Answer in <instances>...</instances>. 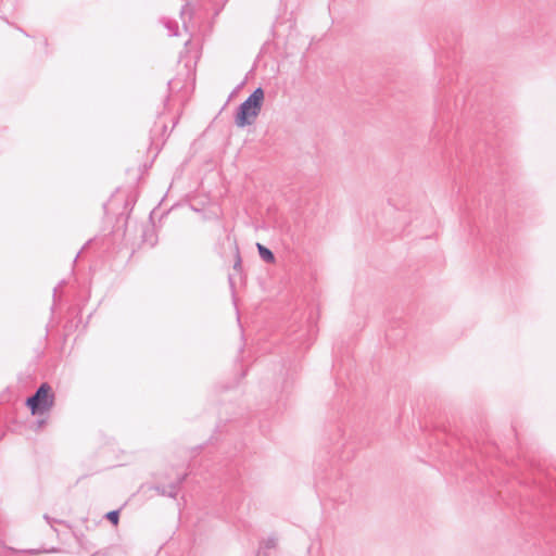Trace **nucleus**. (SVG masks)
Wrapping results in <instances>:
<instances>
[{"label":"nucleus","instance_id":"423d86ee","mask_svg":"<svg viewBox=\"0 0 556 556\" xmlns=\"http://www.w3.org/2000/svg\"><path fill=\"white\" fill-rule=\"evenodd\" d=\"M105 517L108 520H110L113 525L116 526L118 523L119 513L118 510H112L109 511Z\"/></svg>","mask_w":556,"mask_h":556},{"label":"nucleus","instance_id":"1a4fd4ad","mask_svg":"<svg viewBox=\"0 0 556 556\" xmlns=\"http://www.w3.org/2000/svg\"><path fill=\"white\" fill-rule=\"evenodd\" d=\"M45 519L50 523L51 522V519L48 515H45Z\"/></svg>","mask_w":556,"mask_h":556},{"label":"nucleus","instance_id":"f257e3e1","mask_svg":"<svg viewBox=\"0 0 556 556\" xmlns=\"http://www.w3.org/2000/svg\"><path fill=\"white\" fill-rule=\"evenodd\" d=\"M264 101V90L256 88L238 108L235 116V123L243 128L252 125L257 118Z\"/></svg>","mask_w":556,"mask_h":556},{"label":"nucleus","instance_id":"f03ea898","mask_svg":"<svg viewBox=\"0 0 556 556\" xmlns=\"http://www.w3.org/2000/svg\"><path fill=\"white\" fill-rule=\"evenodd\" d=\"M55 395L47 382L42 383L37 391L26 400V406L33 415H41L49 412L54 405Z\"/></svg>","mask_w":556,"mask_h":556},{"label":"nucleus","instance_id":"0eeeda50","mask_svg":"<svg viewBox=\"0 0 556 556\" xmlns=\"http://www.w3.org/2000/svg\"><path fill=\"white\" fill-rule=\"evenodd\" d=\"M235 251H236V261L233 264V269L239 271L241 269V256H240L239 248L237 245L235 248Z\"/></svg>","mask_w":556,"mask_h":556},{"label":"nucleus","instance_id":"6e6552de","mask_svg":"<svg viewBox=\"0 0 556 556\" xmlns=\"http://www.w3.org/2000/svg\"><path fill=\"white\" fill-rule=\"evenodd\" d=\"M167 27H168V29L170 30V34H172V35H176V31H174V30H173V28H172V24H170V23L167 25Z\"/></svg>","mask_w":556,"mask_h":556},{"label":"nucleus","instance_id":"39448f33","mask_svg":"<svg viewBox=\"0 0 556 556\" xmlns=\"http://www.w3.org/2000/svg\"><path fill=\"white\" fill-rule=\"evenodd\" d=\"M277 546V538L269 536L261 542V549H271Z\"/></svg>","mask_w":556,"mask_h":556},{"label":"nucleus","instance_id":"20e7f679","mask_svg":"<svg viewBox=\"0 0 556 556\" xmlns=\"http://www.w3.org/2000/svg\"><path fill=\"white\" fill-rule=\"evenodd\" d=\"M256 245H257L258 254L263 261H265L267 263H273L275 261V255L269 249H267L266 247H264L261 243H257Z\"/></svg>","mask_w":556,"mask_h":556},{"label":"nucleus","instance_id":"7ed1b4c3","mask_svg":"<svg viewBox=\"0 0 556 556\" xmlns=\"http://www.w3.org/2000/svg\"><path fill=\"white\" fill-rule=\"evenodd\" d=\"M185 476L179 478L176 482L170 483L168 486H155V491L163 496L175 498L178 494L179 485L182 483Z\"/></svg>","mask_w":556,"mask_h":556}]
</instances>
